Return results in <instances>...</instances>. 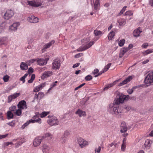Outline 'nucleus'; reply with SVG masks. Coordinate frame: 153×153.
<instances>
[{
	"mask_svg": "<svg viewBox=\"0 0 153 153\" xmlns=\"http://www.w3.org/2000/svg\"><path fill=\"white\" fill-rule=\"evenodd\" d=\"M90 40L89 38L84 39L82 42H84L85 44L84 45L78 48L77 49V51L78 52L83 51L91 46L94 44V42L93 41H90Z\"/></svg>",
	"mask_w": 153,
	"mask_h": 153,
	"instance_id": "f257e3e1",
	"label": "nucleus"
},
{
	"mask_svg": "<svg viewBox=\"0 0 153 153\" xmlns=\"http://www.w3.org/2000/svg\"><path fill=\"white\" fill-rule=\"evenodd\" d=\"M144 81L148 85H153V71L148 74L145 79Z\"/></svg>",
	"mask_w": 153,
	"mask_h": 153,
	"instance_id": "f03ea898",
	"label": "nucleus"
},
{
	"mask_svg": "<svg viewBox=\"0 0 153 153\" xmlns=\"http://www.w3.org/2000/svg\"><path fill=\"white\" fill-rule=\"evenodd\" d=\"M129 95L125 96L123 95H121L118 99H116L114 100V103L115 104L118 105L120 103H123L125 100H127L129 98Z\"/></svg>",
	"mask_w": 153,
	"mask_h": 153,
	"instance_id": "7ed1b4c3",
	"label": "nucleus"
},
{
	"mask_svg": "<svg viewBox=\"0 0 153 153\" xmlns=\"http://www.w3.org/2000/svg\"><path fill=\"white\" fill-rule=\"evenodd\" d=\"M48 117L50 119L47 120L48 123L51 126L57 125L59 124V121L56 117L49 115Z\"/></svg>",
	"mask_w": 153,
	"mask_h": 153,
	"instance_id": "20e7f679",
	"label": "nucleus"
},
{
	"mask_svg": "<svg viewBox=\"0 0 153 153\" xmlns=\"http://www.w3.org/2000/svg\"><path fill=\"white\" fill-rule=\"evenodd\" d=\"M108 111L113 114H114L117 115L119 113L118 108L117 106H115L114 104L113 103L110 104L108 109Z\"/></svg>",
	"mask_w": 153,
	"mask_h": 153,
	"instance_id": "39448f33",
	"label": "nucleus"
},
{
	"mask_svg": "<svg viewBox=\"0 0 153 153\" xmlns=\"http://www.w3.org/2000/svg\"><path fill=\"white\" fill-rule=\"evenodd\" d=\"M27 5L31 6L37 7L40 6L42 4L41 0H32V1H27Z\"/></svg>",
	"mask_w": 153,
	"mask_h": 153,
	"instance_id": "423d86ee",
	"label": "nucleus"
},
{
	"mask_svg": "<svg viewBox=\"0 0 153 153\" xmlns=\"http://www.w3.org/2000/svg\"><path fill=\"white\" fill-rule=\"evenodd\" d=\"M60 61L59 59L56 58L53 61L52 63V68L56 70L59 69L60 66Z\"/></svg>",
	"mask_w": 153,
	"mask_h": 153,
	"instance_id": "0eeeda50",
	"label": "nucleus"
},
{
	"mask_svg": "<svg viewBox=\"0 0 153 153\" xmlns=\"http://www.w3.org/2000/svg\"><path fill=\"white\" fill-rule=\"evenodd\" d=\"M78 143L82 148H84L88 145V142L81 137L77 139Z\"/></svg>",
	"mask_w": 153,
	"mask_h": 153,
	"instance_id": "6e6552de",
	"label": "nucleus"
},
{
	"mask_svg": "<svg viewBox=\"0 0 153 153\" xmlns=\"http://www.w3.org/2000/svg\"><path fill=\"white\" fill-rule=\"evenodd\" d=\"M38 123L39 124H41L42 123L41 119L40 118H38L37 119L30 120L29 121H27L22 126V127L23 128H24L26 126H27L30 123Z\"/></svg>",
	"mask_w": 153,
	"mask_h": 153,
	"instance_id": "1a4fd4ad",
	"label": "nucleus"
},
{
	"mask_svg": "<svg viewBox=\"0 0 153 153\" xmlns=\"http://www.w3.org/2000/svg\"><path fill=\"white\" fill-rule=\"evenodd\" d=\"M43 137L39 136L36 137L33 140V145L35 147L39 146L41 144L42 140H43Z\"/></svg>",
	"mask_w": 153,
	"mask_h": 153,
	"instance_id": "9d476101",
	"label": "nucleus"
},
{
	"mask_svg": "<svg viewBox=\"0 0 153 153\" xmlns=\"http://www.w3.org/2000/svg\"><path fill=\"white\" fill-rule=\"evenodd\" d=\"M17 107L21 110L27 109V107L26 102L24 100L20 101L17 105Z\"/></svg>",
	"mask_w": 153,
	"mask_h": 153,
	"instance_id": "9b49d317",
	"label": "nucleus"
},
{
	"mask_svg": "<svg viewBox=\"0 0 153 153\" xmlns=\"http://www.w3.org/2000/svg\"><path fill=\"white\" fill-rule=\"evenodd\" d=\"M14 14V11L11 10H7L4 14V18L8 19L11 18Z\"/></svg>",
	"mask_w": 153,
	"mask_h": 153,
	"instance_id": "f8f14e48",
	"label": "nucleus"
},
{
	"mask_svg": "<svg viewBox=\"0 0 153 153\" xmlns=\"http://www.w3.org/2000/svg\"><path fill=\"white\" fill-rule=\"evenodd\" d=\"M20 95V93H15L9 96L8 97V102H10L13 100L14 99L18 97Z\"/></svg>",
	"mask_w": 153,
	"mask_h": 153,
	"instance_id": "ddd939ff",
	"label": "nucleus"
},
{
	"mask_svg": "<svg viewBox=\"0 0 153 153\" xmlns=\"http://www.w3.org/2000/svg\"><path fill=\"white\" fill-rule=\"evenodd\" d=\"M94 4V11L96 12L100 9V4L99 0H93Z\"/></svg>",
	"mask_w": 153,
	"mask_h": 153,
	"instance_id": "4468645a",
	"label": "nucleus"
},
{
	"mask_svg": "<svg viewBox=\"0 0 153 153\" xmlns=\"http://www.w3.org/2000/svg\"><path fill=\"white\" fill-rule=\"evenodd\" d=\"M20 25V24L19 22L14 23L9 27V29L12 31H16Z\"/></svg>",
	"mask_w": 153,
	"mask_h": 153,
	"instance_id": "2eb2a0df",
	"label": "nucleus"
},
{
	"mask_svg": "<svg viewBox=\"0 0 153 153\" xmlns=\"http://www.w3.org/2000/svg\"><path fill=\"white\" fill-rule=\"evenodd\" d=\"M28 21L31 23H36L39 22L38 18L34 16H29L27 19Z\"/></svg>",
	"mask_w": 153,
	"mask_h": 153,
	"instance_id": "dca6fc26",
	"label": "nucleus"
},
{
	"mask_svg": "<svg viewBox=\"0 0 153 153\" xmlns=\"http://www.w3.org/2000/svg\"><path fill=\"white\" fill-rule=\"evenodd\" d=\"M44 96V94L42 92H40L38 94H35L34 95V99H36L37 101H39L43 98Z\"/></svg>",
	"mask_w": 153,
	"mask_h": 153,
	"instance_id": "f3484780",
	"label": "nucleus"
},
{
	"mask_svg": "<svg viewBox=\"0 0 153 153\" xmlns=\"http://www.w3.org/2000/svg\"><path fill=\"white\" fill-rule=\"evenodd\" d=\"M45 85V83H41L40 85L36 86L33 89V91L35 92H37L42 89Z\"/></svg>",
	"mask_w": 153,
	"mask_h": 153,
	"instance_id": "a211bd4d",
	"label": "nucleus"
},
{
	"mask_svg": "<svg viewBox=\"0 0 153 153\" xmlns=\"http://www.w3.org/2000/svg\"><path fill=\"white\" fill-rule=\"evenodd\" d=\"M50 150V147L46 144H44L42 146V151L43 153H49Z\"/></svg>",
	"mask_w": 153,
	"mask_h": 153,
	"instance_id": "6ab92c4d",
	"label": "nucleus"
},
{
	"mask_svg": "<svg viewBox=\"0 0 153 153\" xmlns=\"http://www.w3.org/2000/svg\"><path fill=\"white\" fill-rule=\"evenodd\" d=\"M53 72L51 71H45L41 77L42 79L51 76L52 75Z\"/></svg>",
	"mask_w": 153,
	"mask_h": 153,
	"instance_id": "aec40b11",
	"label": "nucleus"
},
{
	"mask_svg": "<svg viewBox=\"0 0 153 153\" xmlns=\"http://www.w3.org/2000/svg\"><path fill=\"white\" fill-rule=\"evenodd\" d=\"M132 79V76H129L128 78H126L122 82L120 83L118 85V86H120L126 84L128 82H129Z\"/></svg>",
	"mask_w": 153,
	"mask_h": 153,
	"instance_id": "412c9836",
	"label": "nucleus"
},
{
	"mask_svg": "<svg viewBox=\"0 0 153 153\" xmlns=\"http://www.w3.org/2000/svg\"><path fill=\"white\" fill-rule=\"evenodd\" d=\"M120 132L123 133L126 132L127 130V128L126 123L124 122H122L120 126Z\"/></svg>",
	"mask_w": 153,
	"mask_h": 153,
	"instance_id": "4be33fe9",
	"label": "nucleus"
},
{
	"mask_svg": "<svg viewBox=\"0 0 153 153\" xmlns=\"http://www.w3.org/2000/svg\"><path fill=\"white\" fill-rule=\"evenodd\" d=\"M75 113L76 114H78L80 117L85 116L86 115L85 112L80 109H78Z\"/></svg>",
	"mask_w": 153,
	"mask_h": 153,
	"instance_id": "5701e85b",
	"label": "nucleus"
},
{
	"mask_svg": "<svg viewBox=\"0 0 153 153\" xmlns=\"http://www.w3.org/2000/svg\"><path fill=\"white\" fill-rule=\"evenodd\" d=\"M47 63V61L43 59H39L37 61V64L40 66L45 65Z\"/></svg>",
	"mask_w": 153,
	"mask_h": 153,
	"instance_id": "b1692460",
	"label": "nucleus"
},
{
	"mask_svg": "<svg viewBox=\"0 0 153 153\" xmlns=\"http://www.w3.org/2000/svg\"><path fill=\"white\" fill-rule=\"evenodd\" d=\"M128 51V49L126 48H123L120 50V53L119 54V57L120 58H121Z\"/></svg>",
	"mask_w": 153,
	"mask_h": 153,
	"instance_id": "393cba45",
	"label": "nucleus"
},
{
	"mask_svg": "<svg viewBox=\"0 0 153 153\" xmlns=\"http://www.w3.org/2000/svg\"><path fill=\"white\" fill-rule=\"evenodd\" d=\"M55 42L54 40H52L50 42L45 44L44 47V48L42 50H45V49L49 48L52 44H53Z\"/></svg>",
	"mask_w": 153,
	"mask_h": 153,
	"instance_id": "a878e982",
	"label": "nucleus"
},
{
	"mask_svg": "<svg viewBox=\"0 0 153 153\" xmlns=\"http://www.w3.org/2000/svg\"><path fill=\"white\" fill-rule=\"evenodd\" d=\"M140 28L138 27L134 31L133 34L134 36L137 37L140 36V33L142 32V31L140 30Z\"/></svg>",
	"mask_w": 153,
	"mask_h": 153,
	"instance_id": "bb28decb",
	"label": "nucleus"
},
{
	"mask_svg": "<svg viewBox=\"0 0 153 153\" xmlns=\"http://www.w3.org/2000/svg\"><path fill=\"white\" fill-rule=\"evenodd\" d=\"M25 141L23 138H20L19 140H18L17 143L15 144V147L18 148L19 146H21L22 143H24Z\"/></svg>",
	"mask_w": 153,
	"mask_h": 153,
	"instance_id": "cd10ccee",
	"label": "nucleus"
},
{
	"mask_svg": "<svg viewBox=\"0 0 153 153\" xmlns=\"http://www.w3.org/2000/svg\"><path fill=\"white\" fill-rule=\"evenodd\" d=\"M7 40V38L6 37H0V44L6 45Z\"/></svg>",
	"mask_w": 153,
	"mask_h": 153,
	"instance_id": "c85d7f7f",
	"label": "nucleus"
},
{
	"mask_svg": "<svg viewBox=\"0 0 153 153\" xmlns=\"http://www.w3.org/2000/svg\"><path fill=\"white\" fill-rule=\"evenodd\" d=\"M152 141L149 139H147L146 140L144 145L145 147L148 149H149L151 146Z\"/></svg>",
	"mask_w": 153,
	"mask_h": 153,
	"instance_id": "c756f323",
	"label": "nucleus"
},
{
	"mask_svg": "<svg viewBox=\"0 0 153 153\" xmlns=\"http://www.w3.org/2000/svg\"><path fill=\"white\" fill-rule=\"evenodd\" d=\"M41 136L43 137V139L47 138L48 140H51L53 137L52 135L50 133H45L44 135Z\"/></svg>",
	"mask_w": 153,
	"mask_h": 153,
	"instance_id": "7c9ffc66",
	"label": "nucleus"
},
{
	"mask_svg": "<svg viewBox=\"0 0 153 153\" xmlns=\"http://www.w3.org/2000/svg\"><path fill=\"white\" fill-rule=\"evenodd\" d=\"M118 22L119 25L121 26H123L126 23L125 19L122 18L119 19L118 21Z\"/></svg>",
	"mask_w": 153,
	"mask_h": 153,
	"instance_id": "2f4dec72",
	"label": "nucleus"
},
{
	"mask_svg": "<svg viewBox=\"0 0 153 153\" xmlns=\"http://www.w3.org/2000/svg\"><path fill=\"white\" fill-rule=\"evenodd\" d=\"M7 115L8 119H11L13 118L14 114L10 111H8L7 113Z\"/></svg>",
	"mask_w": 153,
	"mask_h": 153,
	"instance_id": "473e14b6",
	"label": "nucleus"
},
{
	"mask_svg": "<svg viewBox=\"0 0 153 153\" xmlns=\"http://www.w3.org/2000/svg\"><path fill=\"white\" fill-rule=\"evenodd\" d=\"M20 66L21 69L22 70H26L28 68L27 65L25 62H22Z\"/></svg>",
	"mask_w": 153,
	"mask_h": 153,
	"instance_id": "72a5a7b5",
	"label": "nucleus"
},
{
	"mask_svg": "<svg viewBox=\"0 0 153 153\" xmlns=\"http://www.w3.org/2000/svg\"><path fill=\"white\" fill-rule=\"evenodd\" d=\"M115 84V81L113 82V83H110L106 85V86L104 88V90H107L109 88L112 87Z\"/></svg>",
	"mask_w": 153,
	"mask_h": 153,
	"instance_id": "f704fd0d",
	"label": "nucleus"
},
{
	"mask_svg": "<svg viewBox=\"0 0 153 153\" xmlns=\"http://www.w3.org/2000/svg\"><path fill=\"white\" fill-rule=\"evenodd\" d=\"M115 35V32L112 31L108 35V37L109 40H111Z\"/></svg>",
	"mask_w": 153,
	"mask_h": 153,
	"instance_id": "c9c22d12",
	"label": "nucleus"
},
{
	"mask_svg": "<svg viewBox=\"0 0 153 153\" xmlns=\"http://www.w3.org/2000/svg\"><path fill=\"white\" fill-rule=\"evenodd\" d=\"M21 109L19 108H18V109H16L14 112V114L17 116H20L22 114V111Z\"/></svg>",
	"mask_w": 153,
	"mask_h": 153,
	"instance_id": "e433bc0d",
	"label": "nucleus"
},
{
	"mask_svg": "<svg viewBox=\"0 0 153 153\" xmlns=\"http://www.w3.org/2000/svg\"><path fill=\"white\" fill-rule=\"evenodd\" d=\"M5 29V24L4 23H2L0 25V33L4 31Z\"/></svg>",
	"mask_w": 153,
	"mask_h": 153,
	"instance_id": "4c0bfd02",
	"label": "nucleus"
},
{
	"mask_svg": "<svg viewBox=\"0 0 153 153\" xmlns=\"http://www.w3.org/2000/svg\"><path fill=\"white\" fill-rule=\"evenodd\" d=\"M9 111L11 112H15L16 110V106L15 105H12L9 108Z\"/></svg>",
	"mask_w": 153,
	"mask_h": 153,
	"instance_id": "58836bf2",
	"label": "nucleus"
},
{
	"mask_svg": "<svg viewBox=\"0 0 153 153\" xmlns=\"http://www.w3.org/2000/svg\"><path fill=\"white\" fill-rule=\"evenodd\" d=\"M49 114V112L43 111L40 114V117L41 118H43Z\"/></svg>",
	"mask_w": 153,
	"mask_h": 153,
	"instance_id": "ea45409f",
	"label": "nucleus"
},
{
	"mask_svg": "<svg viewBox=\"0 0 153 153\" xmlns=\"http://www.w3.org/2000/svg\"><path fill=\"white\" fill-rule=\"evenodd\" d=\"M137 88V86L133 87L131 89H128L127 90V92L129 94H131L133 92L134 90Z\"/></svg>",
	"mask_w": 153,
	"mask_h": 153,
	"instance_id": "a19ab883",
	"label": "nucleus"
},
{
	"mask_svg": "<svg viewBox=\"0 0 153 153\" xmlns=\"http://www.w3.org/2000/svg\"><path fill=\"white\" fill-rule=\"evenodd\" d=\"M35 76L34 74H32L31 75V78L28 81V82L30 83H32L34 79Z\"/></svg>",
	"mask_w": 153,
	"mask_h": 153,
	"instance_id": "79ce46f5",
	"label": "nucleus"
},
{
	"mask_svg": "<svg viewBox=\"0 0 153 153\" xmlns=\"http://www.w3.org/2000/svg\"><path fill=\"white\" fill-rule=\"evenodd\" d=\"M133 12L131 10L127 11L125 13V15L126 16H131L133 14Z\"/></svg>",
	"mask_w": 153,
	"mask_h": 153,
	"instance_id": "37998d69",
	"label": "nucleus"
},
{
	"mask_svg": "<svg viewBox=\"0 0 153 153\" xmlns=\"http://www.w3.org/2000/svg\"><path fill=\"white\" fill-rule=\"evenodd\" d=\"M102 32L97 30H95L94 31V33L96 36H97L102 34Z\"/></svg>",
	"mask_w": 153,
	"mask_h": 153,
	"instance_id": "c03bdc74",
	"label": "nucleus"
},
{
	"mask_svg": "<svg viewBox=\"0 0 153 153\" xmlns=\"http://www.w3.org/2000/svg\"><path fill=\"white\" fill-rule=\"evenodd\" d=\"M125 42V40L123 39L122 40H120L119 42V45L120 46L122 47L123 46Z\"/></svg>",
	"mask_w": 153,
	"mask_h": 153,
	"instance_id": "a18cd8bd",
	"label": "nucleus"
},
{
	"mask_svg": "<svg viewBox=\"0 0 153 153\" xmlns=\"http://www.w3.org/2000/svg\"><path fill=\"white\" fill-rule=\"evenodd\" d=\"M111 65V63H109L107 64L106 65L103 70L105 72H106L109 68Z\"/></svg>",
	"mask_w": 153,
	"mask_h": 153,
	"instance_id": "49530a36",
	"label": "nucleus"
},
{
	"mask_svg": "<svg viewBox=\"0 0 153 153\" xmlns=\"http://www.w3.org/2000/svg\"><path fill=\"white\" fill-rule=\"evenodd\" d=\"M70 132L67 131H65L64 133L63 137L64 138H66L69 135Z\"/></svg>",
	"mask_w": 153,
	"mask_h": 153,
	"instance_id": "de8ad7c7",
	"label": "nucleus"
},
{
	"mask_svg": "<svg viewBox=\"0 0 153 153\" xmlns=\"http://www.w3.org/2000/svg\"><path fill=\"white\" fill-rule=\"evenodd\" d=\"M153 52V50L152 49H148L146 50L144 52V54L145 55H147Z\"/></svg>",
	"mask_w": 153,
	"mask_h": 153,
	"instance_id": "09e8293b",
	"label": "nucleus"
},
{
	"mask_svg": "<svg viewBox=\"0 0 153 153\" xmlns=\"http://www.w3.org/2000/svg\"><path fill=\"white\" fill-rule=\"evenodd\" d=\"M85 79L87 81H90L92 79V77L91 75H88L85 77Z\"/></svg>",
	"mask_w": 153,
	"mask_h": 153,
	"instance_id": "8fccbe9b",
	"label": "nucleus"
},
{
	"mask_svg": "<svg viewBox=\"0 0 153 153\" xmlns=\"http://www.w3.org/2000/svg\"><path fill=\"white\" fill-rule=\"evenodd\" d=\"M126 147V143H123L121 147V149L122 151H124Z\"/></svg>",
	"mask_w": 153,
	"mask_h": 153,
	"instance_id": "3c124183",
	"label": "nucleus"
},
{
	"mask_svg": "<svg viewBox=\"0 0 153 153\" xmlns=\"http://www.w3.org/2000/svg\"><path fill=\"white\" fill-rule=\"evenodd\" d=\"M9 145H13V143L12 142H6L4 143V146H8Z\"/></svg>",
	"mask_w": 153,
	"mask_h": 153,
	"instance_id": "603ef678",
	"label": "nucleus"
},
{
	"mask_svg": "<svg viewBox=\"0 0 153 153\" xmlns=\"http://www.w3.org/2000/svg\"><path fill=\"white\" fill-rule=\"evenodd\" d=\"M83 56V53H79L76 54L74 56V57L75 58H78Z\"/></svg>",
	"mask_w": 153,
	"mask_h": 153,
	"instance_id": "864d4df0",
	"label": "nucleus"
},
{
	"mask_svg": "<svg viewBox=\"0 0 153 153\" xmlns=\"http://www.w3.org/2000/svg\"><path fill=\"white\" fill-rule=\"evenodd\" d=\"M9 79V76L7 75L4 76L3 77V79L4 82L8 81Z\"/></svg>",
	"mask_w": 153,
	"mask_h": 153,
	"instance_id": "5fc2aeb1",
	"label": "nucleus"
},
{
	"mask_svg": "<svg viewBox=\"0 0 153 153\" xmlns=\"http://www.w3.org/2000/svg\"><path fill=\"white\" fill-rule=\"evenodd\" d=\"M105 72L104 71L103 69L102 71H100L99 73L98 72V73L97 74L95 75L94 76V77H98V76H100L103 73H104Z\"/></svg>",
	"mask_w": 153,
	"mask_h": 153,
	"instance_id": "6e6d98bb",
	"label": "nucleus"
},
{
	"mask_svg": "<svg viewBox=\"0 0 153 153\" xmlns=\"http://www.w3.org/2000/svg\"><path fill=\"white\" fill-rule=\"evenodd\" d=\"M127 8L126 6H125L121 10L119 14L120 15L122 14H123V13L126 10V8Z\"/></svg>",
	"mask_w": 153,
	"mask_h": 153,
	"instance_id": "4d7b16f0",
	"label": "nucleus"
},
{
	"mask_svg": "<svg viewBox=\"0 0 153 153\" xmlns=\"http://www.w3.org/2000/svg\"><path fill=\"white\" fill-rule=\"evenodd\" d=\"M148 46V44L147 43H144L141 46V47L143 48H146Z\"/></svg>",
	"mask_w": 153,
	"mask_h": 153,
	"instance_id": "13d9d810",
	"label": "nucleus"
},
{
	"mask_svg": "<svg viewBox=\"0 0 153 153\" xmlns=\"http://www.w3.org/2000/svg\"><path fill=\"white\" fill-rule=\"evenodd\" d=\"M99 72V70L98 69L96 68L92 72V74L94 75L97 74Z\"/></svg>",
	"mask_w": 153,
	"mask_h": 153,
	"instance_id": "bf43d9fd",
	"label": "nucleus"
},
{
	"mask_svg": "<svg viewBox=\"0 0 153 153\" xmlns=\"http://www.w3.org/2000/svg\"><path fill=\"white\" fill-rule=\"evenodd\" d=\"M124 108L128 111L130 110L131 108L130 106L127 105H125L124 106Z\"/></svg>",
	"mask_w": 153,
	"mask_h": 153,
	"instance_id": "052dcab7",
	"label": "nucleus"
},
{
	"mask_svg": "<svg viewBox=\"0 0 153 153\" xmlns=\"http://www.w3.org/2000/svg\"><path fill=\"white\" fill-rule=\"evenodd\" d=\"M7 124L12 127H13L15 126V123L13 121L7 123Z\"/></svg>",
	"mask_w": 153,
	"mask_h": 153,
	"instance_id": "680f3d73",
	"label": "nucleus"
},
{
	"mask_svg": "<svg viewBox=\"0 0 153 153\" xmlns=\"http://www.w3.org/2000/svg\"><path fill=\"white\" fill-rule=\"evenodd\" d=\"M85 84V83H83V84L80 85L79 86H78L76 88H75V91L77 90L79 88H81Z\"/></svg>",
	"mask_w": 153,
	"mask_h": 153,
	"instance_id": "e2e57ef3",
	"label": "nucleus"
},
{
	"mask_svg": "<svg viewBox=\"0 0 153 153\" xmlns=\"http://www.w3.org/2000/svg\"><path fill=\"white\" fill-rule=\"evenodd\" d=\"M33 69L32 68L30 67L28 70V72L29 74H31L33 72Z\"/></svg>",
	"mask_w": 153,
	"mask_h": 153,
	"instance_id": "0e129e2a",
	"label": "nucleus"
},
{
	"mask_svg": "<svg viewBox=\"0 0 153 153\" xmlns=\"http://www.w3.org/2000/svg\"><path fill=\"white\" fill-rule=\"evenodd\" d=\"M101 150V147L100 146L97 149L96 148L95 149V151L96 152L99 153Z\"/></svg>",
	"mask_w": 153,
	"mask_h": 153,
	"instance_id": "69168bd1",
	"label": "nucleus"
},
{
	"mask_svg": "<svg viewBox=\"0 0 153 153\" xmlns=\"http://www.w3.org/2000/svg\"><path fill=\"white\" fill-rule=\"evenodd\" d=\"M8 134H6L3 135H0V139L5 138L8 136Z\"/></svg>",
	"mask_w": 153,
	"mask_h": 153,
	"instance_id": "338daca9",
	"label": "nucleus"
},
{
	"mask_svg": "<svg viewBox=\"0 0 153 153\" xmlns=\"http://www.w3.org/2000/svg\"><path fill=\"white\" fill-rule=\"evenodd\" d=\"M36 61V59H30L28 61V62L30 63H32Z\"/></svg>",
	"mask_w": 153,
	"mask_h": 153,
	"instance_id": "774afa93",
	"label": "nucleus"
}]
</instances>
